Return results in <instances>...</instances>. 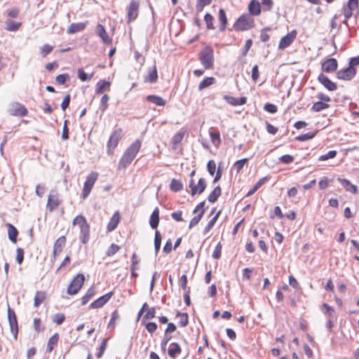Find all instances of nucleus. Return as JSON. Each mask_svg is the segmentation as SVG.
<instances>
[{
	"label": "nucleus",
	"mask_w": 359,
	"mask_h": 359,
	"mask_svg": "<svg viewBox=\"0 0 359 359\" xmlns=\"http://www.w3.org/2000/svg\"><path fill=\"white\" fill-rule=\"evenodd\" d=\"M140 147L141 142L139 140H135L124 152L119 161L118 168L121 170L128 166L135 158Z\"/></svg>",
	"instance_id": "obj_1"
},
{
	"label": "nucleus",
	"mask_w": 359,
	"mask_h": 359,
	"mask_svg": "<svg viewBox=\"0 0 359 359\" xmlns=\"http://www.w3.org/2000/svg\"><path fill=\"white\" fill-rule=\"evenodd\" d=\"M73 225H79L80 228L79 238L82 243L86 244L90 238V225L83 215H78L72 222Z\"/></svg>",
	"instance_id": "obj_2"
},
{
	"label": "nucleus",
	"mask_w": 359,
	"mask_h": 359,
	"mask_svg": "<svg viewBox=\"0 0 359 359\" xmlns=\"http://www.w3.org/2000/svg\"><path fill=\"white\" fill-rule=\"evenodd\" d=\"M198 59L205 69H210L214 65V50L210 46H205L198 54Z\"/></svg>",
	"instance_id": "obj_3"
},
{
	"label": "nucleus",
	"mask_w": 359,
	"mask_h": 359,
	"mask_svg": "<svg viewBox=\"0 0 359 359\" xmlns=\"http://www.w3.org/2000/svg\"><path fill=\"white\" fill-rule=\"evenodd\" d=\"M254 26V18L250 14L241 15L235 24L233 28L236 31H246Z\"/></svg>",
	"instance_id": "obj_4"
},
{
	"label": "nucleus",
	"mask_w": 359,
	"mask_h": 359,
	"mask_svg": "<svg viewBox=\"0 0 359 359\" xmlns=\"http://www.w3.org/2000/svg\"><path fill=\"white\" fill-rule=\"evenodd\" d=\"M85 281V276L81 273H79L75 276L67 287V292L70 294H76L82 287Z\"/></svg>",
	"instance_id": "obj_5"
},
{
	"label": "nucleus",
	"mask_w": 359,
	"mask_h": 359,
	"mask_svg": "<svg viewBox=\"0 0 359 359\" xmlns=\"http://www.w3.org/2000/svg\"><path fill=\"white\" fill-rule=\"evenodd\" d=\"M122 136V130L121 128H118L115 130L109 137V139L107 142V153L108 154H112L114 149L118 145L119 140H121Z\"/></svg>",
	"instance_id": "obj_6"
},
{
	"label": "nucleus",
	"mask_w": 359,
	"mask_h": 359,
	"mask_svg": "<svg viewBox=\"0 0 359 359\" xmlns=\"http://www.w3.org/2000/svg\"><path fill=\"white\" fill-rule=\"evenodd\" d=\"M8 112L11 116L23 117L27 116L28 111L23 104L14 102L9 105Z\"/></svg>",
	"instance_id": "obj_7"
},
{
	"label": "nucleus",
	"mask_w": 359,
	"mask_h": 359,
	"mask_svg": "<svg viewBox=\"0 0 359 359\" xmlns=\"http://www.w3.org/2000/svg\"><path fill=\"white\" fill-rule=\"evenodd\" d=\"M97 176L98 175L97 172H93L86 177L82 191V197L83 199L86 198L90 194L92 188L97 179Z\"/></svg>",
	"instance_id": "obj_8"
},
{
	"label": "nucleus",
	"mask_w": 359,
	"mask_h": 359,
	"mask_svg": "<svg viewBox=\"0 0 359 359\" xmlns=\"http://www.w3.org/2000/svg\"><path fill=\"white\" fill-rule=\"evenodd\" d=\"M189 187L191 189V195L192 196L196 194H201L206 188V181L204 178H200L198 184H195L193 179H191L189 182Z\"/></svg>",
	"instance_id": "obj_9"
},
{
	"label": "nucleus",
	"mask_w": 359,
	"mask_h": 359,
	"mask_svg": "<svg viewBox=\"0 0 359 359\" xmlns=\"http://www.w3.org/2000/svg\"><path fill=\"white\" fill-rule=\"evenodd\" d=\"M8 319L9 322L11 332L14 336L15 339H17L18 333V320L15 311L8 306Z\"/></svg>",
	"instance_id": "obj_10"
},
{
	"label": "nucleus",
	"mask_w": 359,
	"mask_h": 359,
	"mask_svg": "<svg viewBox=\"0 0 359 359\" xmlns=\"http://www.w3.org/2000/svg\"><path fill=\"white\" fill-rule=\"evenodd\" d=\"M358 8V0H348V4L344 7V15L345 20L344 23L348 25L346 20L353 15V11Z\"/></svg>",
	"instance_id": "obj_11"
},
{
	"label": "nucleus",
	"mask_w": 359,
	"mask_h": 359,
	"mask_svg": "<svg viewBox=\"0 0 359 359\" xmlns=\"http://www.w3.org/2000/svg\"><path fill=\"white\" fill-rule=\"evenodd\" d=\"M356 69L353 67H348L346 69H340L337 73V77L341 80L350 81L356 74Z\"/></svg>",
	"instance_id": "obj_12"
},
{
	"label": "nucleus",
	"mask_w": 359,
	"mask_h": 359,
	"mask_svg": "<svg viewBox=\"0 0 359 359\" xmlns=\"http://www.w3.org/2000/svg\"><path fill=\"white\" fill-rule=\"evenodd\" d=\"M297 36V31L292 30L290 32H289L287 35L281 38L279 44H278V48L279 49H285L293 42V41L295 39Z\"/></svg>",
	"instance_id": "obj_13"
},
{
	"label": "nucleus",
	"mask_w": 359,
	"mask_h": 359,
	"mask_svg": "<svg viewBox=\"0 0 359 359\" xmlns=\"http://www.w3.org/2000/svg\"><path fill=\"white\" fill-rule=\"evenodd\" d=\"M318 81L329 91H334L337 88V84L332 81L327 76L323 73H320L318 75Z\"/></svg>",
	"instance_id": "obj_14"
},
{
	"label": "nucleus",
	"mask_w": 359,
	"mask_h": 359,
	"mask_svg": "<svg viewBox=\"0 0 359 359\" xmlns=\"http://www.w3.org/2000/svg\"><path fill=\"white\" fill-rule=\"evenodd\" d=\"M338 63L336 59L329 58L322 63L321 69L326 73H332L337 70Z\"/></svg>",
	"instance_id": "obj_15"
},
{
	"label": "nucleus",
	"mask_w": 359,
	"mask_h": 359,
	"mask_svg": "<svg viewBox=\"0 0 359 359\" xmlns=\"http://www.w3.org/2000/svg\"><path fill=\"white\" fill-rule=\"evenodd\" d=\"M112 294H113V292H109L101 296L100 297H99L98 299H97L96 300L90 304L89 307L90 309H99V308L102 307L111 299Z\"/></svg>",
	"instance_id": "obj_16"
},
{
	"label": "nucleus",
	"mask_w": 359,
	"mask_h": 359,
	"mask_svg": "<svg viewBox=\"0 0 359 359\" xmlns=\"http://www.w3.org/2000/svg\"><path fill=\"white\" fill-rule=\"evenodd\" d=\"M139 3L135 1H132L128 8V21L135 20L138 15Z\"/></svg>",
	"instance_id": "obj_17"
},
{
	"label": "nucleus",
	"mask_w": 359,
	"mask_h": 359,
	"mask_svg": "<svg viewBox=\"0 0 359 359\" xmlns=\"http://www.w3.org/2000/svg\"><path fill=\"white\" fill-rule=\"evenodd\" d=\"M60 205V201L57 194L52 192L49 194L47 203V208L51 212L55 210Z\"/></svg>",
	"instance_id": "obj_18"
},
{
	"label": "nucleus",
	"mask_w": 359,
	"mask_h": 359,
	"mask_svg": "<svg viewBox=\"0 0 359 359\" xmlns=\"http://www.w3.org/2000/svg\"><path fill=\"white\" fill-rule=\"evenodd\" d=\"M96 33L102 39L104 43L107 45L111 43V39L109 37L104 26L98 24L96 26Z\"/></svg>",
	"instance_id": "obj_19"
},
{
	"label": "nucleus",
	"mask_w": 359,
	"mask_h": 359,
	"mask_svg": "<svg viewBox=\"0 0 359 359\" xmlns=\"http://www.w3.org/2000/svg\"><path fill=\"white\" fill-rule=\"evenodd\" d=\"M65 243H66V238L64 236L59 237L56 240V241L55 242V244H54V248H53V252L54 258H55L56 256L60 253L63 247L65 245Z\"/></svg>",
	"instance_id": "obj_20"
},
{
	"label": "nucleus",
	"mask_w": 359,
	"mask_h": 359,
	"mask_svg": "<svg viewBox=\"0 0 359 359\" xmlns=\"http://www.w3.org/2000/svg\"><path fill=\"white\" fill-rule=\"evenodd\" d=\"M337 180L340 182L341 186L346 189V191L352 194H356L358 192V188L355 185H353L351 182L346 179L337 178Z\"/></svg>",
	"instance_id": "obj_21"
},
{
	"label": "nucleus",
	"mask_w": 359,
	"mask_h": 359,
	"mask_svg": "<svg viewBox=\"0 0 359 359\" xmlns=\"http://www.w3.org/2000/svg\"><path fill=\"white\" fill-rule=\"evenodd\" d=\"M86 27L85 22L72 23L68 27L67 32L69 34H73L83 31Z\"/></svg>",
	"instance_id": "obj_22"
},
{
	"label": "nucleus",
	"mask_w": 359,
	"mask_h": 359,
	"mask_svg": "<svg viewBox=\"0 0 359 359\" xmlns=\"http://www.w3.org/2000/svg\"><path fill=\"white\" fill-rule=\"evenodd\" d=\"M159 223V210L156 207L152 212L150 219L149 225L153 229H156L158 227Z\"/></svg>",
	"instance_id": "obj_23"
},
{
	"label": "nucleus",
	"mask_w": 359,
	"mask_h": 359,
	"mask_svg": "<svg viewBox=\"0 0 359 359\" xmlns=\"http://www.w3.org/2000/svg\"><path fill=\"white\" fill-rule=\"evenodd\" d=\"M250 15H259L261 13L260 3L256 0H252L248 6Z\"/></svg>",
	"instance_id": "obj_24"
},
{
	"label": "nucleus",
	"mask_w": 359,
	"mask_h": 359,
	"mask_svg": "<svg viewBox=\"0 0 359 359\" xmlns=\"http://www.w3.org/2000/svg\"><path fill=\"white\" fill-rule=\"evenodd\" d=\"M146 100L148 102H150L154 104L155 105L159 106V107L165 106L166 104V101L164 100L161 97H160L158 95H150L146 97Z\"/></svg>",
	"instance_id": "obj_25"
},
{
	"label": "nucleus",
	"mask_w": 359,
	"mask_h": 359,
	"mask_svg": "<svg viewBox=\"0 0 359 359\" xmlns=\"http://www.w3.org/2000/svg\"><path fill=\"white\" fill-rule=\"evenodd\" d=\"M120 216L118 212H115L111 218L110 219L109 222L107 225V230L108 231H114L118 226V224L119 222Z\"/></svg>",
	"instance_id": "obj_26"
},
{
	"label": "nucleus",
	"mask_w": 359,
	"mask_h": 359,
	"mask_svg": "<svg viewBox=\"0 0 359 359\" xmlns=\"http://www.w3.org/2000/svg\"><path fill=\"white\" fill-rule=\"evenodd\" d=\"M219 21L220 23L219 30L224 32L226 29L227 24V18L224 9L220 8L218 14Z\"/></svg>",
	"instance_id": "obj_27"
},
{
	"label": "nucleus",
	"mask_w": 359,
	"mask_h": 359,
	"mask_svg": "<svg viewBox=\"0 0 359 359\" xmlns=\"http://www.w3.org/2000/svg\"><path fill=\"white\" fill-rule=\"evenodd\" d=\"M60 336L58 333H55L48 341L46 352L50 353L55 345L57 344Z\"/></svg>",
	"instance_id": "obj_28"
},
{
	"label": "nucleus",
	"mask_w": 359,
	"mask_h": 359,
	"mask_svg": "<svg viewBox=\"0 0 359 359\" xmlns=\"http://www.w3.org/2000/svg\"><path fill=\"white\" fill-rule=\"evenodd\" d=\"M8 238L13 243L17 242L18 229L11 224H7Z\"/></svg>",
	"instance_id": "obj_29"
},
{
	"label": "nucleus",
	"mask_w": 359,
	"mask_h": 359,
	"mask_svg": "<svg viewBox=\"0 0 359 359\" xmlns=\"http://www.w3.org/2000/svg\"><path fill=\"white\" fill-rule=\"evenodd\" d=\"M222 193V189L219 186L216 187L212 192L208 196V200L210 203H215L218 198L220 196Z\"/></svg>",
	"instance_id": "obj_30"
},
{
	"label": "nucleus",
	"mask_w": 359,
	"mask_h": 359,
	"mask_svg": "<svg viewBox=\"0 0 359 359\" xmlns=\"http://www.w3.org/2000/svg\"><path fill=\"white\" fill-rule=\"evenodd\" d=\"M158 74L156 67L154 66L151 69L149 70L148 75L144 78L145 82L154 83L157 81Z\"/></svg>",
	"instance_id": "obj_31"
},
{
	"label": "nucleus",
	"mask_w": 359,
	"mask_h": 359,
	"mask_svg": "<svg viewBox=\"0 0 359 359\" xmlns=\"http://www.w3.org/2000/svg\"><path fill=\"white\" fill-rule=\"evenodd\" d=\"M215 83V79L214 77H206L198 85V90L201 91L203 89L210 86Z\"/></svg>",
	"instance_id": "obj_32"
},
{
	"label": "nucleus",
	"mask_w": 359,
	"mask_h": 359,
	"mask_svg": "<svg viewBox=\"0 0 359 359\" xmlns=\"http://www.w3.org/2000/svg\"><path fill=\"white\" fill-rule=\"evenodd\" d=\"M266 181V177L259 180V181L254 185V187L247 193L246 196L249 197L253 195Z\"/></svg>",
	"instance_id": "obj_33"
},
{
	"label": "nucleus",
	"mask_w": 359,
	"mask_h": 359,
	"mask_svg": "<svg viewBox=\"0 0 359 359\" xmlns=\"http://www.w3.org/2000/svg\"><path fill=\"white\" fill-rule=\"evenodd\" d=\"M209 135L210 140L214 145L218 146L221 143L220 134L219 131H213L211 128L209 131Z\"/></svg>",
	"instance_id": "obj_34"
},
{
	"label": "nucleus",
	"mask_w": 359,
	"mask_h": 359,
	"mask_svg": "<svg viewBox=\"0 0 359 359\" xmlns=\"http://www.w3.org/2000/svg\"><path fill=\"white\" fill-rule=\"evenodd\" d=\"M110 82L106 81H100L96 84L95 93L96 94H101L103 91L109 88Z\"/></svg>",
	"instance_id": "obj_35"
},
{
	"label": "nucleus",
	"mask_w": 359,
	"mask_h": 359,
	"mask_svg": "<svg viewBox=\"0 0 359 359\" xmlns=\"http://www.w3.org/2000/svg\"><path fill=\"white\" fill-rule=\"evenodd\" d=\"M330 107V105L327 104L326 102L318 101L314 103L311 107V111L319 112L325 109H327Z\"/></svg>",
	"instance_id": "obj_36"
},
{
	"label": "nucleus",
	"mask_w": 359,
	"mask_h": 359,
	"mask_svg": "<svg viewBox=\"0 0 359 359\" xmlns=\"http://www.w3.org/2000/svg\"><path fill=\"white\" fill-rule=\"evenodd\" d=\"M170 189L174 192H178L183 189V184L180 180L172 179L170 184Z\"/></svg>",
	"instance_id": "obj_37"
},
{
	"label": "nucleus",
	"mask_w": 359,
	"mask_h": 359,
	"mask_svg": "<svg viewBox=\"0 0 359 359\" xmlns=\"http://www.w3.org/2000/svg\"><path fill=\"white\" fill-rule=\"evenodd\" d=\"M95 289L93 287H90L85 295L82 297V305H86L90 299L95 295Z\"/></svg>",
	"instance_id": "obj_38"
},
{
	"label": "nucleus",
	"mask_w": 359,
	"mask_h": 359,
	"mask_svg": "<svg viewBox=\"0 0 359 359\" xmlns=\"http://www.w3.org/2000/svg\"><path fill=\"white\" fill-rule=\"evenodd\" d=\"M46 292L43 291H38L34 297V306L38 307L46 299Z\"/></svg>",
	"instance_id": "obj_39"
},
{
	"label": "nucleus",
	"mask_w": 359,
	"mask_h": 359,
	"mask_svg": "<svg viewBox=\"0 0 359 359\" xmlns=\"http://www.w3.org/2000/svg\"><path fill=\"white\" fill-rule=\"evenodd\" d=\"M221 213V211H219L208 223V224L205 226V227L203 229V233L206 234L208 233L210 229L213 227L215 225L216 221L217 220L219 215Z\"/></svg>",
	"instance_id": "obj_40"
},
{
	"label": "nucleus",
	"mask_w": 359,
	"mask_h": 359,
	"mask_svg": "<svg viewBox=\"0 0 359 359\" xmlns=\"http://www.w3.org/2000/svg\"><path fill=\"white\" fill-rule=\"evenodd\" d=\"M170 346L171 348L168 350V354L171 358H175L176 355L181 352V348L177 343H172Z\"/></svg>",
	"instance_id": "obj_41"
},
{
	"label": "nucleus",
	"mask_w": 359,
	"mask_h": 359,
	"mask_svg": "<svg viewBox=\"0 0 359 359\" xmlns=\"http://www.w3.org/2000/svg\"><path fill=\"white\" fill-rule=\"evenodd\" d=\"M177 317H180L179 325L181 327H185L189 323V316L187 313L177 312L176 314Z\"/></svg>",
	"instance_id": "obj_42"
},
{
	"label": "nucleus",
	"mask_w": 359,
	"mask_h": 359,
	"mask_svg": "<svg viewBox=\"0 0 359 359\" xmlns=\"http://www.w3.org/2000/svg\"><path fill=\"white\" fill-rule=\"evenodd\" d=\"M185 133V130H180L178 133H177L172 138V144L177 145L178 144H180L182 141Z\"/></svg>",
	"instance_id": "obj_43"
},
{
	"label": "nucleus",
	"mask_w": 359,
	"mask_h": 359,
	"mask_svg": "<svg viewBox=\"0 0 359 359\" xmlns=\"http://www.w3.org/2000/svg\"><path fill=\"white\" fill-rule=\"evenodd\" d=\"M161 245V235L158 231H156L154 236V248L156 255L158 254Z\"/></svg>",
	"instance_id": "obj_44"
},
{
	"label": "nucleus",
	"mask_w": 359,
	"mask_h": 359,
	"mask_svg": "<svg viewBox=\"0 0 359 359\" xmlns=\"http://www.w3.org/2000/svg\"><path fill=\"white\" fill-rule=\"evenodd\" d=\"M21 25V23L16 22L13 20L6 21V29L10 32L17 31Z\"/></svg>",
	"instance_id": "obj_45"
},
{
	"label": "nucleus",
	"mask_w": 359,
	"mask_h": 359,
	"mask_svg": "<svg viewBox=\"0 0 359 359\" xmlns=\"http://www.w3.org/2000/svg\"><path fill=\"white\" fill-rule=\"evenodd\" d=\"M316 134H317V131L309 132V133L302 134V135H300L296 137V140L301 141V142L306 141V140L313 138L316 135Z\"/></svg>",
	"instance_id": "obj_46"
},
{
	"label": "nucleus",
	"mask_w": 359,
	"mask_h": 359,
	"mask_svg": "<svg viewBox=\"0 0 359 359\" xmlns=\"http://www.w3.org/2000/svg\"><path fill=\"white\" fill-rule=\"evenodd\" d=\"M204 212H205V210H202V211H201L198 215L194 217L191 219V220L190 221L189 225V229L193 228L194 226H196L198 224V222L203 217Z\"/></svg>",
	"instance_id": "obj_47"
},
{
	"label": "nucleus",
	"mask_w": 359,
	"mask_h": 359,
	"mask_svg": "<svg viewBox=\"0 0 359 359\" xmlns=\"http://www.w3.org/2000/svg\"><path fill=\"white\" fill-rule=\"evenodd\" d=\"M109 100V97L108 95L105 94L102 97L100 105V109L102 111V112H104L107 109Z\"/></svg>",
	"instance_id": "obj_48"
},
{
	"label": "nucleus",
	"mask_w": 359,
	"mask_h": 359,
	"mask_svg": "<svg viewBox=\"0 0 359 359\" xmlns=\"http://www.w3.org/2000/svg\"><path fill=\"white\" fill-rule=\"evenodd\" d=\"M212 0H197L196 9L197 12H201L204 7L210 4Z\"/></svg>",
	"instance_id": "obj_49"
},
{
	"label": "nucleus",
	"mask_w": 359,
	"mask_h": 359,
	"mask_svg": "<svg viewBox=\"0 0 359 359\" xmlns=\"http://www.w3.org/2000/svg\"><path fill=\"white\" fill-rule=\"evenodd\" d=\"M204 20L206 24V27L208 29H214L215 27L213 25V17L210 13H206L204 16Z\"/></svg>",
	"instance_id": "obj_50"
},
{
	"label": "nucleus",
	"mask_w": 359,
	"mask_h": 359,
	"mask_svg": "<svg viewBox=\"0 0 359 359\" xmlns=\"http://www.w3.org/2000/svg\"><path fill=\"white\" fill-rule=\"evenodd\" d=\"M336 155H337V151L335 150H331V151H329L327 154L320 156L318 158V160L321 161H327L330 158H334L336 156Z\"/></svg>",
	"instance_id": "obj_51"
},
{
	"label": "nucleus",
	"mask_w": 359,
	"mask_h": 359,
	"mask_svg": "<svg viewBox=\"0 0 359 359\" xmlns=\"http://www.w3.org/2000/svg\"><path fill=\"white\" fill-rule=\"evenodd\" d=\"M53 49V47L48 44H45L40 48V53L43 57H46L47 55L50 53Z\"/></svg>",
	"instance_id": "obj_52"
},
{
	"label": "nucleus",
	"mask_w": 359,
	"mask_h": 359,
	"mask_svg": "<svg viewBox=\"0 0 359 359\" xmlns=\"http://www.w3.org/2000/svg\"><path fill=\"white\" fill-rule=\"evenodd\" d=\"M248 161V159L245 158L235 162L233 166L238 172H239L243 168V166Z\"/></svg>",
	"instance_id": "obj_53"
},
{
	"label": "nucleus",
	"mask_w": 359,
	"mask_h": 359,
	"mask_svg": "<svg viewBox=\"0 0 359 359\" xmlns=\"http://www.w3.org/2000/svg\"><path fill=\"white\" fill-rule=\"evenodd\" d=\"M69 76L68 74H59L58 76H56L55 81L60 85H63L65 83L67 80L69 79Z\"/></svg>",
	"instance_id": "obj_54"
},
{
	"label": "nucleus",
	"mask_w": 359,
	"mask_h": 359,
	"mask_svg": "<svg viewBox=\"0 0 359 359\" xmlns=\"http://www.w3.org/2000/svg\"><path fill=\"white\" fill-rule=\"evenodd\" d=\"M221 253H222V245L220 243H218L212 252V256L214 259H219L221 257Z\"/></svg>",
	"instance_id": "obj_55"
},
{
	"label": "nucleus",
	"mask_w": 359,
	"mask_h": 359,
	"mask_svg": "<svg viewBox=\"0 0 359 359\" xmlns=\"http://www.w3.org/2000/svg\"><path fill=\"white\" fill-rule=\"evenodd\" d=\"M119 248L118 245L113 243L109 247L106 254L109 257L112 256L118 251Z\"/></svg>",
	"instance_id": "obj_56"
},
{
	"label": "nucleus",
	"mask_w": 359,
	"mask_h": 359,
	"mask_svg": "<svg viewBox=\"0 0 359 359\" xmlns=\"http://www.w3.org/2000/svg\"><path fill=\"white\" fill-rule=\"evenodd\" d=\"M65 319V316L63 313H56L53 318V321L57 325H61Z\"/></svg>",
	"instance_id": "obj_57"
},
{
	"label": "nucleus",
	"mask_w": 359,
	"mask_h": 359,
	"mask_svg": "<svg viewBox=\"0 0 359 359\" xmlns=\"http://www.w3.org/2000/svg\"><path fill=\"white\" fill-rule=\"evenodd\" d=\"M92 75L89 76L88 74H87L83 70V69H79L78 70V77L79 78V79L82 81H86L89 79H90Z\"/></svg>",
	"instance_id": "obj_58"
},
{
	"label": "nucleus",
	"mask_w": 359,
	"mask_h": 359,
	"mask_svg": "<svg viewBox=\"0 0 359 359\" xmlns=\"http://www.w3.org/2000/svg\"><path fill=\"white\" fill-rule=\"evenodd\" d=\"M119 317L118 316V313L116 311H114L112 314H111V319L108 323V327L109 328H111V329H114V326H115V320L116 319H118Z\"/></svg>",
	"instance_id": "obj_59"
},
{
	"label": "nucleus",
	"mask_w": 359,
	"mask_h": 359,
	"mask_svg": "<svg viewBox=\"0 0 359 359\" xmlns=\"http://www.w3.org/2000/svg\"><path fill=\"white\" fill-rule=\"evenodd\" d=\"M280 162L285 164H290L293 162L294 157L289 154H285L279 158Z\"/></svg>",
	"instance_id": "obj_60"
},
{
	"label": "nucleus",
	"mask_w": 359,
	"mask_h": 359,
	"mask_svg": "<svg viewBox=\"0 0 359 359\" xmlns=\"http://www.w3.org/2000/svg\"><path fill=\"white\" fill-rule=\"evenodd\" d=\"M16 261L19 264H21L24 259V250L23 249L18 248L16 250Z\"/></svg>",
	"instance_id": "obj_61"
},
{
	"label": "nucleus",
	"mask_w": 359,
	"mask_h": 359,
	"mask_svg": "<svg viewBox=\"0 0 359 359\" xmlns=\"http://www.w3.org/2000/svg\"><path fill=\"white\" fill-rule=\"evenodd\" d=\"M264 109L265 111H266L267 112L271 113V114H274L278 110L277 107L275 104H271V103H266L264 105Z\"/></svg>",
	"instance_id": "obj_62"
},
{
	"label": "nucleus",
	"mask_w": 359,
	"mask_h": 359,
	"mask_svg": "<svg viewBox=\"0 0 359 359\" xmlns=\"http://www.w3.org/2000/svg\"><path fill=\"white\" fill-rule=\"evenodd\" d=\"M207 168L210 175H213L216 170V165L215 161L212 160L209 161L207 165Z\"/></svg>",
	"instance_id": "obj_63"
},
{
	"label": "nucleus",
	"mask_w": 359,
	"mask_h": 359,
	"mask_svg": "<svg viewBox=\"0 0 359 359\" xmlns=\"http://www.w3.org/2000/svg\"><path fill=\"white\" fill-rule=\"evenodd\" d=\"M269 30L268 28L263 29L260 34V40L262 42H266L269 40L270 36L267 32Z\"/></svg>",
	"instance_id": "obj_64"
}]
</instances>
